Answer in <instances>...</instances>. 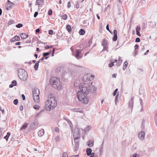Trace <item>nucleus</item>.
Returning a JSON list of instances; mask_svg holds the SVG:
<instances>
[{
  "instance_id": "nucleus-1",
  "label": "nucleus",
  "mask_w": 157,
  "mask_h": 157,
  "mask_svg": "<svg viewBox=\"0 0 157 157\" xmlns=\"http://www.w3.org/2000/svg\"><path fill=\"white\" fill-rule=\"evenodd\" d=\"M57 101L56 98L53 94H48L46 101L45 103V109L47 111H50L52 108L55 107L57 105Z\"/></svg>"
},
{
  "instance_id": "nucleus-2",
  "label": "nucleus",
  "mask_w": 157,
  "mask_h": 157,
  "mask_svg": "<svg viewBox=\"0 0 157 157\" xmlns=\"http://www.w3.org/2000/svg\"><path fill=\"white\" fill-rule=\"evenodd\" d=\"M88 93V91L87 90L84 91H78L77 93L78 100L83 103L87 104L89 101L88 98L87 96Z\"/></svg>"
},
{
  "instance_id": "nucleus-3",
  "label": "nucleus",
  "mask_w": 157,
  "mask_h": 157,
  "mask_svg": "<svg viewBox=\"0 0 157 157\" xmlns=\"http://www.w3.org/2000/svg\"><path fill=\"white\" fill-rule=\"evenodd\" d=\"M93 86H92V83L89 82H83L82 84H80L79 86L80 91H84L86 90L88 91L89 93V90H92V88H93Z\"/></svg>"
},
{
  "instance_id": "nucleus-4",
  "label": "nucleus",
  "mask_w": 157,
  "mask_h": 157,
  "mask_svg": "<svg viewBox=\"0 0 157 157\" xmlns=\"http://www.w3.org/2000/svg\"><path fill=\"white\" fill-rule=\"evenodd\" d=\"M51 84L52 85H56L57 89L58 90H61L62 88V86L61 85L59 79L56 77H52L50 80Z\"/></svg>"
},
{
  "instance_id": "nucleus-5",
  "label": "nucleus",
  "mask_w": 157,
  "mask_h": 157,
  "mask_svg": "<svg viewBox=\"0 0 157 157\" xmlns=\"http://www.w3.org/2000/svg\"><path fill=\"white\" fill-rule=\"evenodd\" d=\"M18 75L19 78L23 81L26 80L28 77L27 72L23 69L18 70Z\"/></svg>"
},
{
  "instance_id": "nucleus-6",
  "label": "nucleus",
  "mask_w": 157,
  "mask_h": 157,
  "mask_svg": "<svg viewBox=\"0 0 157 157\" xmlns=\"http://www.w3.org/2000/svg\"><path fill=\"white\" fill-rule=\"evenodd\" d=\"M40 91L37 88H35L33 91V100L35 102L38 103L40 101Z\"/></svg>"
},
{
  "instance_id": "nucleus-7",
  "label": "nucleus",
  "mask_w": 157,
  "mask_h": 157,
  "mask_svg": "<svg viewBox=\"0 0 157 157\" xmlns=\"http://www.w3.org/2000/svg\"><path fill=\"white\" fill-rule=\"evenodd\" d=\"M94 76L90 74H86L84 75L83 80L84 82H86L88 81L91 80L93 79Z\"/></svg>"
},
{
  "instance_id": "nucleus-8",
  "label": "nucleus",
  "mask_w": 157,
  "mask_h": 157,
  "mask_svg": "<svg viewBox=\"0 0 157 157\" xmlns=\"http://www.w3.org/2000/svg\"><path fill=\"white\" fill-rule=\"evenodd\" d=\"M102 45L103 47V48L102 50L103 51H104L107 50L108 48V41L105 39H103L102 43Z\"/></svg>"
},
{
  "instance_id": "nucleus-9",
  "label": "nucleus",
  "mask_w": 157,
  "mask_h": 157,
  "mask_svg": "<svg viewBox=\"0 0 157 157\" xmlns=\"http://www.w3.org/2000/svg\"><path fill=\"white\" fill-rule=\"evenodd\" d=\"M73 136L74 138H79V135L77 128H75L73 132Z\"/></svg>"
},
{
  "instance_id": "nucleus-10",
  "label": "nucleus",
  "mask_w": 157,
  "mask_h": 157,
  "mask_svg": "<svg viewBox=\"0 0 157 157\" xmlns=\"http://www.w3.org/2000/svg\"><path fill=\"white\" fill-rule=\"evenodd\" d=\"M145 133L144 131H141L138 134V137L141 140H143L144 138Z\"/></svg>"
},
{
  "instance_id": "nucleus-11",
  "label": "nucleus",
  "mask_w": 157,
  "mask_h": 157,
  "mask_svg": "<svg viewBox=\"0 0 157 157\" xmlns=\"http://www.w3.org/2000/svg\"><path fill=\"white\" fill-rule=\"evenodd\" d=\"M10 2L8 0L6 3L5 7L7 10H10L12 9V6L10 4Z\"/></svg>"
},
{
  "instance_id": "nucleus-12",
  "label": "nucleus",
  "mask_w": 157,
  "mask_h": 157,
  "mask_svg": "<svg viewBox=\"0 0 157 157\" xmlns=\"http://www.w3.org/2000/svg\"><path fill=\"white\" fill-rule=\"evenodd\" d=\"M113 34L114 36L113 38V41H116L117 40V32L116 30H113Z\"/></svg>"
},
{
  "instance_id": "nucleus-13",
  "label": "nucleus",
  "mask_w": 157,
  "mask_h": 157,
  "mask_svg": "<svg viewBox=\"0 0 157 157\" xmlns=\"http://www.w3.org/2000/svg\"><path fill=\"white\" fill-rule=\"evenodd\" d=\"M133 100L134 98L133 97H132L131 100L129 101L128 106L130 108H131L132 109L133 107Z\"/></svg>"
},
{
  "instance_id": "nucleus-14",
  "label": "nucleus",
  "mask_w": 157,
  "mask_h": 157,
  "mask_svg": "<svg viewBox=\"0 0 157 157\" xmlns=\"http://www.w3.org/2000/svg\"><path fill=\"white\" fill-rule=\"evenodd\" d=\"M81 53V50H76V54L75 56L76 58H77L78 59H81V57H80L79 56V54Z\"/></svg>"
},
{
  "instance_id": "nucleus-15",
  "label": "nucleus",
  "mask_w": 157,
  "mask_h": 157,
  "mask_svg": "<svg viewBox=\"0 0 157 157\" xmlns=\"http://www.w3.org/2000/svg\"><path fill=\"white\" fill-rule=\"evenodd\" d=\"M28 35L25 33H22L21 34V38L23 39H25L28 37Z\"/></svg>"
},
{
  "instance_id": "nucleus-16",
  "label": "nucleus",
  "mask_w": 157,
  "mask_h": 157,
  "mask_svg": "<svg viewBox=\"0 0 157 157\" xmlns=\"http://www.w3.org/2000/svg\"><path fill=\"white\" fill-rule=\"evenodd\" d=\"M44 134V131L43 129H40L38 132V135L39 136L41 137Z\"/></svg>"
},
{
  "instance_id": "nucleus-17",
  "label": "nucleus",
  "mask_w": 157,
  "mask_h": 157,
  "mask_svg": "<svg viewBox=\"0 0 157 157\" xmlns=\"http://www.w3.org/2000/svg\"><path fill=\"white\" fill-rule=\"evenodd\" d=\"M87 144L89 147H91L94 145V141L92 140H89L87 142Z\"/></svg>"
},
{
  "instance_id": "nucleus-18",
  "label": "nucleus",
  "mask_w": 157,
  "mask_h": 157,
  "mask_svg": "<svg viewBox=\"0 0 157 157\" xmlns=\"http://www.w3.org/2000/svg\"><path fill=\"white\" fill-rule=\"evenodd\" d=\"M20 38L19 36H15L13 37L12 39V41H18L20 40Z\"/></svg>"
},
{
  "instance_id": "nucleus-19",
  "label": "nucleus",
  "mask_w": 157,
  "mask_h": 157,
  "mask_svg": "<svg viewBox=\"0 0 157 157\" xmlns=\"http://www.w3.org/2000/svg\"><path fill=\"white\" fill-rule=\"evenodd\" d=\"M87 155L88 156H90L92 153V150L90 148H87L86 150Z\"/></svg>"
},
{
  "instance_id": "nucleus-20",
  "label": "nucleus",
  "mask_w": 157,
  "mask_h": 157,
  "mask_svg": "<svg viewBox=\"0 0 157 157\" xmlns=\"http://www.w3.org/2000/svg\"><path fill=\"white\" fill-rule=\"evenodd\" d=\"M43 0H37L36 2V5H40L43 4Z\"/></svg>"
},
{
  "instance_id": "nucleus-21",
  "label": "nucleus",
  "mask_w": 157,
  "mask_h": 157,
  "mask_svg": "<svg viewBox=\"0 0 157 157\" xmlns=\"http://www.w3.org/2000/svg\"><path fill=\"white\" fill-rule=\"evenodd\" d=\"M40 61H37L35 64L34 68L35 70L37 71L38 70V68L39 66V63Z\"/></svg>"
},
{
  "instance_id": "nucleus-22",
  "label": "nucleus",
  "mask_w": 157,
  "mask_h": 157,
  "mask_svg": "<svg viewBox=\"0 0 157 157\" xmlns=\"http://www.w3.org/2000/svg\"><path fill=\"white\" fill-rule=\"evenodd\" d=\"M27 123H25L24 124L22 125V127L20 128V130H21L22 129H25L27 128Z\"/></svg>"
},
{
  "instance_id": "nucleus-23",
  "label": "nucleus",
  "mask_w": 157,
  "mask_h": 157,
  "mask_svg": "<svg viewBox=\"0 0 157 157\" xmlns=\"http://www.w3.org/2000/svg\"><path fill=\"white\" fill-rule=\"evenodd\" d=\"M128 63L126 61H125L124 63L123 67V69L124 70L128 66Z\"/></svg>"
},
{
  "instance_id": "nucleus-24",
  "label": "nucleus",
  "mask_w": 157,
  "mask_h": 157,
  "mask_svg": "<svg viewBox=\"0 0 157 157\" xmlns=\"http://www.w3.org/2000/svg\"><path fill=\"white\" fill-rule=\"evenodd\" d=\"M10 135V132H7L6 135L4 137V138L7 141L8 140L9 137Z\"/></svg>"
},
{
  "instance_id": "nucleus-25",
  "label": "nucleus",
  "mask_w": 157,
  "mask_h": 157,
  "mask_svg": "<svg viewBox=\"0 0 157 157\" xmlns=\"http://www.w3.org/2000/svg\"><path fill=\"white\" fill-rule=\"evenodd\" d=\"M90 129V126H87L84 129V131L85 132H87L89 131Z\"/></svg>"
},
{
  "instance_id": "nucleus-26",
  "label": "nucleus",
  "mask_w": 157,
  "mask_h": 157,
  "mask_svg": "<svg viewBox=\"0 0 157 157\" xmlns=\"http://www.w3.org/2000/svg\"><path fill=\"white\" fill-rule=\"evenodd\" d=\"M79 144L75 143V146L74 147L75 151H76L78 150V148Z\"/></svg>"
},
{
  "instance_id": "nucleus-27",
  "label": "nucleus",
  "mask_w": 157,
  "mask_h": 157,
  "mask_svg": "<svg viewBox=\"0 0 157 157\" xmlns=\"http://www.w3.org/2000/svg\"><path fill=\"white\" fill-rule=\"evenodd\" d=\"M78 109H72V110L74 111L75 112H79L80 113H83V111L82 110H78Z\"/></svg>"
},
{
  "instance_id": "nucleus-28",
  "label": "nucleus",
  "mask_w": 157,
  "mask_h": 157,
  "mask_svg": "<svg viewBox=\"0 0 157 157\" xmlns=\"http://www.w3.org/2000/svg\"><path fill=\"white\" fill-rule=\"evenodd\" d=\"M66 28H67V31L68 32H71V27L70 25H67L66 27Z\"/></svg>"
},
{
  "instance_id": "nucleus-29",
  "label": "nucleus",
  "mask_w": 157,
  "mask_h": 157,
  "mask_svg": "<svg viewBox=\"0 0 157 157\" xmlns=\"http://www.w3.org/2000/svg\"><path fill=\"white\" fill-rule=\"evenodd\" d=\"M85 31L82 29H80L79 31V34L81 35H83L84 34Z\"/></svg>"
},
{
  "instance_id": "nucleus-30",
  "label": "nucleus",
  "mask_w": 157,
  "mask_h": 157,
  "mask_svg": "<svg viewBox=\"0 0 157 157\" xmlns=\"http://www.w3.org/2000/svg\"><path fill=\"white\" fill-rule=\"evenodd\" d=\"M50 54V52H45L43 53V57L47 56L49 55Z\"/></svg>"
},
{
  "instance_id": "nucleus-31",
  "label": "nucleus",
  "mask_w": 157,
  "mask_h": 157,
  "mask_svg": "<svg viewBox=\"0 0 157 157\" xmlns=\"http://www.w3.org/2000/svg\"><path fill=\"white\" fill-rule=\"evenodd\" d=\"M33 108L35 109H39V108H40V106L38 105H33Z\"/></svg>"
},
{
  "instance_id": "nucleus-32",
  "label": "nucleus",
  "mask_w": 157,
  "mask_h": 157,
  "mask_svg": "<svg viewBox=\"0 0 157 157\" xmlns=\"http://www.w3.org/2000/svg\"><path fill=\"white\" fill-rule=\"evenodd\" d=\"M145 120L144 119L142 123L141 127L142 128H144L145 127Z\"/></svg>"
},
{
  "instance_id": "nucleus-33",
  "label": "nucleus",
  "mask_w": 157,
  "mask_h": 157,
  "mask_svg": "<svg viewBox=\"0 0 157 157\" xmlns=\"http://www.w3.org/2000/svg\"><path fill=\"white\" fill-rule=\"evenodd\" d=\"M119 95V93H117V95L116 96L115 98V104L117 105V101L118 99V97Z\"/></svg>"
},
{
  "instance_id": "nucleus-34",
  "label": "nucleus",
  "mask_w": 157,
  "mask_h": 157,
  "mask_svg": "<svg viewBox=\"0 0 157 157\" xmlns=\"http://www.w3.org/2000/svg\"><path fill=\"white\" fill-rule=\"evenodd\" d=\"M23 26V25L21 23H19L17 25H16V27L17 28H20L21 27H22Z\"/></svg>"
},
{
  "instance_id": "nucleus-35",
  "label": "nucleus",
  "mask_w": 157,
  "mask_h": 157,
  "mask_svg": "<svg viewBox=\"0 0 157 157\" xmlns=\"http://www.w3.org/2000/svg\"><path fill=\"white\" fill-rule=\"evenodd\" d=\"M79 138H74V141L75 143L79 144Z\"/></svg>"
},
{
  "instance_id": "nucleus-36",
  "label": "nucleus",
  "mask_w": 157,
  "mask_h": 157,
  "mask_svg": "<svg viewBox=\"0 0 157 157\" xmlns=\"http://www.w3.org/2000/svg\"><path fill=\"white\" fill-rule=\"evenodd\" d=\"M140 26L138 25L137 26V27L136 28V32H140Z\"/></svg>"
},
{
  "instance_id": "nucleus-37",
  "label": "nucleus",
  "mask_w": 157,
  "mask_h": 157,
  "mask_svg": "<svg viewBox=\"0 0 157 157\" xmlns=\"http://www.w3.org/2000/svg\"><path fill=\"white\" fill-rule=\"evenodd\" d=\"M11 83L12 85H14V86H16L17 84V82L15 80L13 81Z\"/></svg>"
},
{
  "instance_id": "nucleus-38",
  "label": "nucleus",
  "mask_w": 157,
  "mask_h": 157,
  "mask_svg": "<svg viewBox=\"0 0 157 157\" xmlns=\"http://www.w3.org/2000/svg\"><path fill=\"white\" fill-rule=\"evenodd\" d=\"M52 48V45H50V46H48V45H46L45 47V48L46 49H49L50 48Z\"/></svg>"
},
{
  "instance_id": "nucleus-39",
  "label": "nucleus",
  "mask_w": 157,
  "mask_h": 157,
  "mask_svg": "<svg viewBox=\"0 0 157 157\" xmlns=\"http://www.w3.org/2000/svg\"><path fill=\"white\" fill-rule=\"evenodd\" d=\"M18 101L17 99H15L13 101V103L15 105H17L18 104Z\"/></svg>"
},
{
  "instance_id": "nucleus-40",
  "label": "nucleus",
  "mask_w": 157,
  "mask_h": 157,
  "mask_svg": "<svg viewBox=\"0 0 157 157\" xmlns=\"http://www.w3.org/2000/svg\"><path fill=\"white\" fill-rule=\"evenodd\" d=\"M62 18L64 20H66L67 19V15L66 14L63 15L62 16Z\"/></svg>"
},
{
  "instance_id": "nucleus-41",
  "label": "nucleus",
  "mask_w": 157,
  "mask_h": 157,
  "mask_svg": "<svg viewBox=\"0 0 157 157\" xmlns=\"http://www.w3.org/2000/svg\"><path fill=\"white\" fill-rule=\"evenodd\" d=\"M63 157H68V155L67 153L64 152L62 155Z\"/></svg>"
},
{
  "instance_id": "nucleus-42",
  "label": "nucleus",
  "mask_w": 157,
  "mask_h": 157,
  "mask_svg": "<svg viewBox=\"0 0 157 157\" xmlns=\"http://www.w3.org/2000/svg\"><path fill=\"white\" fill-rule=\"evenodd\" d=\"M106 29L107 30H108L110 33H112V32H111L109 29V25L108 24L107 25L106 27Z\"/></svg>"
},
{
  "instance_id": "nucleus-43",
  "label": "nucleus",
  "mask_w": 157,
  "mask_h": 157,
  "mask_svg": "<svg viewBox=\"0 0 157 157\" xmlns=\"http://www.w3.org/2000/svg\"><path fill=\"white\" fill-rule=\"evenodd\" d=\"M122 60H121V61H118L117 63V66L119 67L120 66Z\"/></svg>"
},
{
  "instance_id": "nucleus-44",
  "label": "nucleus",
  "mask_w": 157,
  "mask_h": 157,
  "mask_svg": "<svg viewBox=\"0 0 157 157\" xmlns=\"http://www.w3.org/2000/svg\"><path fill=\"white\" fill-rule=\"evenodd\" d=\"M117 90H118V89H116L114 91V92H113V96H115L116 95V94H117Z\"/></svg>"
},
{
  "instance_id": "nucleus-45",
  "label": "nucleus",
  "mask_w": 157,
  "mask_h": 157,
  "mask_svg": "<svg viewBox=\"0 0 157 157\" xmlns=\"http://www.w3.org/2000/svg\"><path fill=\"white\" fill-rule=\"evenodd\" d=\"M52 11L51 10H50L48 13V15H51L52 14Z\"/></svg>"
},
{
  "instance_id": "nucleus-46",
  "label": "nucleus",
  "mask_w": 157,
  "mask_h": 157,
  "mask_svg": "<svg viewBox=\"0 0 157 157\" xmlns=\"http://www.w3.org/2000/svg\"><path fill=\"white\" fill-rule=\"evenodd\" d=\"M140 38L139 37H137L136 39L135 42H140Z\"/></svg>"
},
{
  "instance_id": "nucleus-47",
  "label": "nucleus",
  "mask_w": 157,
  "mask_h": 157,
  "mask_svg": "<svg viewBox=\"0 0 157 157\" xmlns=\"http://www.w3.org/2000/svg\"><path fill=\"white\" fill-rule=\"evenodd\" d=\"M2 128H0V137L2 135Z\"/></svg>"
},
{
  "instance_id": "nucleus-48",
  "label": "nucleus",
  "mask_w": 157,
  "mask_h": 157,
  "mask_svg": "<svg viewBox=\"0 0 157 157\" xmlns=\"http://www.w3.org/2000/svg\"><path fill=\"white\" fill-rule=\"evenodd\" d=\"M154 119L155 120L156 123L157 124V113H156V115Z\"/></svg>"
},
{
  "instance_id": "nucleus-49",
  "label": "nucleus",
  "mask_w": 157,
  "mask_h": 157,
  "mask_svg": "<svg viewBox=\"0 0 157 157\" xmlns=\"http://www.w3.org/2000/svg\"><path fill=\"white\" fill-rule=\"evenodd\" d=\"M114 62H111V63L109 64V67H112L113 66Z\"/></svg>"
},
{
  "instance_id": "nucleus-50",
  "label": "nucleus",
  "mask_w": 157,
  "mask_h": 157,
  "mask_svg": "<svg viewBox=\"0 0 157 157\" xmlns=\"http://www.w3.org/2000/svg\"><path fill=\"white\" fill-rule=\"evenodd\" d=\"M41 111H40L38 113H37L36 115V117H38L41 114Z\"/></svg>"
},
{
  "instance_id": "nucleus-51",
  "label": "nucleus",
  "mask_w": 157,
  "mask_h": 157,
  "mask_svg": "<svg viewBox=\"0 0 157 157\" xmlns=\"http://www.w3.org/2000/svg\"><path fill=\"white\" fill-rule=\"evenodd\" d=\"M38 12H36L34 14V17H36V16H37V15H38Z\"/></svg>"
},
{
  "instance_id": "nucleus-52",
  "label": "nucleus",
  "mask_w": 157,
  "mask_h": 157,
  "mask_svg": "<svg viewBox=\"0 0 157 157\" xmlns=\"http://www.w3.org/2000/svg\"><path fill=\"white\" fill-rule=\"evenodd\" d=\"M19 109H20V110H21V111L23 110V106L22 105H21L20 106Z\"/></svg>"
},
{
  "instance_id": "nucleus-53",
  "label": "nucleus",
  "mask_w": 157,
  "mask_h": 157,
  "mask_svg": "<svg viewBox=\"0 0 157 157\" xmlns=\"http://www.w3.org/2000/svg\"><path fill=\"white\" fill-rule=\"evenodd\" d=\"M53 31L52 30H50L49 31V34L50 35H52L53 34Z\"/></svg>"
},
{
  "instance_id": "nucleus-54",
  "label": "nucleus",
  "mask_w": 157,
  "mask_h": 157,
  "mask_svg": "<svg viewBox=\"0 0 157 157\" xmlns=\"http://www.w3.org/2000/svg\"><path fill=\"white\" fill-rule=\"evenodd\" d=\"M55 131L56 132H59V130L57 127H56L55 128Z\"/></svg>"
},
{
  "instance_id": "nucleus-55",
  "label": "nucleus",
  "mask_w": 157,
  "mask_h": 157,
  "mask_svg": "<svg viewBox=\"0 0 157 157\" xmlns=\"http://www.w3.org/2000/svg\"><path fill=\"white\" fill-rule=\"evenodd\" d=\"M67 7L68 8H69L71 7V2H69L67 3Z\"/></svg>"
},
{
  "instance_id": "nucleus-56",
  "label": "nucleus",
  "mask_w": 157,
  "mask_h": 157,
  "mask_svg": "<svg viewBox=\"0 0 157 157\" xmlns=\"http://www.w3.org/2000/svg\"><path fill=\"white\" fill-rule=\"evenodd\" d=\"M59 136H57L56 137V138H55V140H56V141H59Z\"/></svg>"
},
{
  "instance_id": "nucleus-57",
  "label": "nucleus",
  "mask_w": 157,
  "mask_h": 157,
  "mask_svg": "<svg viewBox=\"0 0 157 157\" xmlns=\"http://www.w3.org/2000/svg\"><path fill=\"white\" fill-rule=\"evenodd\" d=\"M90 157H94V153L93 152L91 153V154L90 155Z\"/></svg>"
},
{
  "instance_id": "nucleus-58",
  "label": "nucleus",
  "mask_w": 157,
  "mask_h": 157,
  "mask_svg": "<svg viewBox=\"0 0 157 157\" xmlns=\"http://www.w3.org/2000/svg\"><path fill=\"white\" fill-rule=\"evenodd\" d=\"M137 35L139 36H141L140 34V32H136Z\"/></svg>"
},
{
  "instance_id": "nucleus-59",
  "label": "nucleus",
  "mask_w": 157,
  "mask_h": 157,
  "mask_svg": "<svg viewBox=\"0 0 157 157\" xmlns=\"http://www.w3.org/2000/svg\"><path fill=\"white\" fill-rule=\"evenodd\" d=\"M21 97H22V98L23 100H25V95L24 94H22Z\"/></svg>"
},
{
  "instance_id": "nucleus-60",
  "label": "nucleus",
  "mask_w": 157,
  "mask_h": 157,
  "mask_svg": "<svg viewBox=\"0 0 157 157\" xmlns=\"http://www.w3.org/2000/svg\"><path fill=\"white\" fill-rule=\"evenodd\" d=\"M103 147H101L100 149V152L101 153H102L103 151Z\"/></svg>"
},
{
  "instance_id": "nucleus-61",
  "label": "nucleus",
  "mask_w": 157,
  "mask_h": 157,
  "mask_svg": "<svg viewBox=\"0 0 157 157\" xmlns=\"http://www.w3.org/2000/svg\"><path fill=\"white\" fill-rule=\"evenodd\" d=\"M77 4L76 5V8L78 9L79 7V5L78 3H77Z\"/></svg>"
},
{
  "instance_id": "nucleus-62",
  "label": "nucleus",
  "mask_w": 157,
  "mask_h": 157,
  "mask_svg": "<svg viewBox=\"0 0 157 157\" xmlns=\"http://www.w3.org/2000/svg\"><path fill=\"white\" fill-rule=\"evenodd\" d=\"M70 157H78V155H73L71 156Z\"/></svg>"
},
{
  "instance_id": "nucleus-63",
  "label": "nucleus",
  "mask_w": 157,
  "mask_h": 157,
  "mask_svg": "<svg viewBox=\"0 0 157 157\" xmlns=\"http://www.w3.org/2000/svg\"><path fill=\"white\" fill-rule=\"evenodd\" d=\"M139 47V46L138 45L136 44L135 46V50H136V49L137 48Z\"/></svg>"
},
{
  "instance_id": "nucleus-64",
  "label": "nucleus",
  "mask_w": 157,
  "mask_h": 157,
  "mask_svg": "<svg viewBox=\"0 0 157 157\" xmlns=\"http://www.w3.org/2000/svg\"><path fill=\"white\" fill-rule=\"evenodd\" d=\"M116 76H117V74H113L112 75L113 77H114V78H115L116 77Z\"/></svg>"
}]
</instances>
